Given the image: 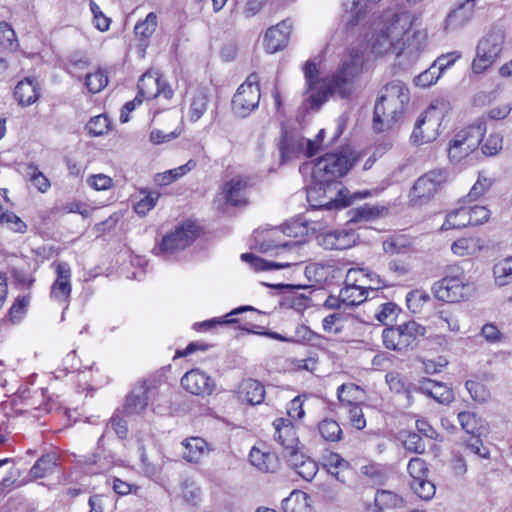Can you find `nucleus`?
Masks as SVG:
<instances>
[{"mask_svg": "<svg viewBox=\"0 0 512 512\" xmlns=\"http://www.w3.org/2000/svg\"><path fill=\"white\" fill-rule=\"evenodd\" d=\"M412 26L413 16L408 12L386 11L370 25L366 45L353 44L331 74L319 79L317 65L314 61H307L303 66L305 103L310 109L318 110L331 96L348 98L363 71L368 50L374 58L393 54L415 61L426 46L427 34L422 30H412Z\"/></svg>", "mask_w": 512, "mask_h": 512, "instance_id": "nucleus-1", "label": "nucleus"}, {"mask_svg": "<svg viewBox=\"0 0 512 512\" xmlns=\"http://www.w3.org/2000/svg\"><path fill=\"white\" fill-rule=\"evenodd\" d=\"M409 101V90L402 81L394 80L380 91L375 103L373 128L383 132L392 128L404 111Z\"/></svg>", "mask_w": 512, "mask_h": 512, "instance_id": "nucleus-2", "label": "nucleus"}, {"mask_svg": "<svg viewBox=\"0 0 512 512\" xmlns=\"http://www.w3.org/2000/svg\"><path fill=\"white\" fill-rule=\"evenodd\" d=\"M325 137V130L321 129L313 140L306 139L300 135L285 133L279 144L281 163L286 164L294 159L313 157L327 145L322 141Z\"/></svg>", "mask_w": 512, "mask_h": 512, "instance_id": "nucleus-3", "label": "nucleus"}, {"mask_svg": "<svg viewBox=\"0 0 512 512\" xmlns=\"http://www.w3.org/2000/svg\"><path fill=\"white\" fill-rule=\"evenodd\" d=\"M352 166L351 160L341 153H327L320 157L313 166L312 180L342 188L338 178L345 175Z\"/></svg>", "mask_w": 512, "mask_h": 512, "instance_id": "nucleus-4", "label": "nucleus"}, {"mask_svg": "<svg viewBox=\"0 0 512 512\" xmlns=\"http://www.w3.org/2000/svg\"><path fill=\"white\" fill-rule=\"evenodd\" d=\"M486 132L484 119L479 118L470 126L460 130L450 141L448 156L452 162L458 163L480 144Z\"/></svg>", "mask_w": 512, "mask_h": 512, "instance_id": "nucleus-5", "label": "nucleus"}, {"mask_svg": "<svg viewBox=\"0 0 512 512\" xmlns=\"http://www.w3.org/2000/svg\"><path fill=\"white\" fill-rule=\"evenodd\" d=\"M504 41L505 34L500 28L491 30L479 40L476 56L471 64L473 73H483L496 62L503 50Z\"/></svg>", "mask_w": 512, "mask_h": 512, "instance_id": "nucleus-6", "label": "nucleus"}, {"mask_svg": "<svg viewBox=\"0 0 512 512\" xmlns=\"http://www.w3.org/2000/svg\"><path fill=\"white\" fill-rule=\"evenodd\" d=\"M197 232V226L193 222H185L163 236L153 252L157 256L169 257L191 245L197 237Z\"/></svg>", "mask_w": 512, "mask_h": 512, "instance_id": "nucleus-7", "label": "nucleus"}, {"mask_svg": "<svg viewBox=\"0 0 512 512\" xmlns=\"http://www.w3.org/2000/svg\"><path fill=\"white\" fill-rule=\"evenodd\" d=\"M260 98L259 76L256 73H251L233 96V113L240 118L249 116L258 108Z\"/></svg>", "mask_w": 512, "mask_h": 512, "instance_id": "nucleus-8", "label": "nucleus"}, {"mask_svg": "<svg viewBox=\"0 0 512 512\" xmlns=\"http://www.w3.org/2000/svg\"><path fill=\"white\" fill-rule=\"evenodd\" d=\"M426 328L416 321H408L397 327L385 328L382 332L383 344L387 349L403 351L412 346L415 340L424 336Z\"/></svg>", "mask_w": 512, "mask_h": 512, "instance_id": "nucleus-9", "label": "nucleus"}, {"mask_svg": "<svg viewBox=\"0 0 512 512\" xmlns=\"http://www.w3.org/2000/svg\"><path fill=\"white\" fill-rule=\"evenodd\" d=\"M304 230L305 227L296 223H289L281 228H272L263 235L257 234L255 236L256 248L262 253H267L274 248L285 250L287 247H292L293 244L299 245L295 241H286L285 237H297L303 234Z\"/></svg>", "mask_w": 512, "mask_h": 512, "instance_id": "nucleus-10", "label": "nucleus"}, {"mask_svg": "<svg viewBox=\"0 0 512 512\" xmlns=\"http://www.w3.org/2000/svg\"><path fill=\"white\" fill-rule=\"evenodd\" d=\"M299 249L300 246L295 244L292 247H287L285 250L274 248L270 253H275L280 258L279 261H268L252 253H243L241 259L249 263L255 271L284 269L302 262L298 254Z\"/></svg>", "mask_w": 512, "mask_h": 512, "instance_id": "nucleus-11", "label": "nucleus"}, {"mask_svg": "<svg viewBox=\"0 0 512 512\" xmlns=\"http://www.w3.org/2000/svg\"><path fill=\"white\" fill-rule=\"evenodd\" d=\"M434 290L439 300L459 302L470 297L475 287L464 275H447L435 284Z\"/></svg>", "mask_w": 512, "mask_h": 512, "instance_id": "nucleus-12", "label": "nucleus"}, {"mask_svg": "<svg viewBox=\"0 0 512 512\" xmlns=\"http://www.w3.org/2000/svg\"><path fill=\"white\" fill-rule=\"evenodd\" d=\"M443 113L436 106L430 105L417 120L411 140L414 144H424L434 141L440 134Z\"/></svg>", "mask_w": 512, "mask_h": 512, "instance_id": "nucleus-13", "label": "nucleus"}, {"mask_svg": "<svg viewBox=\"0 0 512 512\" xmlns=\"http://www.w3.org/2000/svg\"><path fill=\"white\" fill-rule=\"evenodd\" d=\"M446 182V173L441 169L431 170L420 176L410 190V201L423 204L431 200Z\"/></svg>", "mask_w": 512, "mask_h": 512, "instance_id": "nucleus-14", "label": "nucleus"}, {"mask_svg": "<svg viewBox=\"0 0 512 512\" xmlns=\"http://www.w3.org/2000/svg\"><path fill=\"white\" fill-rule=\"evenodd\" d=\"M342 188L313 181L307 190V201L313 208L331 210L339 206Z\"/></svg>", "mask_w": 512, "mask_h": 512, "instance_id": "nucleus-15", "label": "nucleus"}, {"mask_svg": "<svg viewBox=\"0 0 512 512\" xmlns=\"http://www.w3.org/2000/svg\"><path fill=\"white\" fill-rule=\"evenodd\" d=\"M156 394L155 386H149L146 382L136 384L126 397L125 413L132 415L142 412L150 402L155 400Z\"/></svg>", "mask_w": 512, "mask_h": 512, "instance_id": "nucleus-16", "label": "nucleus"}, {"mask_svg": "<svg viewBox=\"0 0 512 512\" xmlns=\"http://www.w3.org/2000/svg\"><path fill=\"white\" fill-rule=\"evenodd\" d=\"M143 99L163 97L167 100L173 96V90L166 81L153 73H145L138 82V94Z\"/></svg>", "mask_w": 512, "mask_h": 512, "instance_id": "nucleus-17", "label": "nucleus"}, {"mask_svg": "<svg viewBox=\"0 0 512 512\" xmlns=\"http://www.w3.org/2000/svg\"><path fill=\"white\" fill-rule=\"evenodd\" d=\"M53 265L55 266L56 279L51 286L50 297L56 302L65 303L72 291L71 268L66 262H57Z\"/></svg>", "mask_w": 512, "mask_h": 512, "instance_id": "nucleus-18", "label": "nucleus"}, {"mask_svg": "<svg viewBox=\"0 0 512 512\" xmlns=\"http://www.w3.org/2000/svg\"><path fill=\"white\" fill-rule=\"evenodd\" d=\"M274 439L283 448V456L288 457L298 451L299 440L290 419L278 418L273 422Z\"/></svg>", "mask_w": 512, "mask_h": 512, "instance_id": "nucleus-19", "label": "nucleus"}, {"mask_svg": "<svg viewBox=\"0 0 512 512\" xmlns=\"http://www.w3.org/2000/svg\"><path fill=\"white\" fill-rule=\"evenodd\" d=\"M183 388L193 395H210L214 390V381L200 369H192L181 379Z\"/></svg>", "mask_w": 512, "mask_h": 512, "instance_id": "nucleus-20", "label": "nucleus"}, {"mask_svg": "<svg viewBox=\"0 0 512 512\" xmlns=\"http://www.w3.org/2000/svg\"><path fill=\"white\" fill-rule=\"evenodd\" d=\"M317 241L327 250H343L355 245L357 235L352 230L338 229L320 233Z\"/></svg>", "mask_w": 512, "mask_h": 512, "instance_id": "nucleus-21", "label": "nucleus"}, {"mask_svg": "<svg viewBox=\"0 0 512 512\" xmlns=\"http://www.w3.org/2000/svg\"><path fill=\"white\" fill-rule=\"evenodd\" d=\"M292 26L288 21H281L267 29L263 44L269 54H274L284 49L288 43Z\"/></svg>", "mask_w": 512, "mask_h": 512, "instance_id": "nucleus-22", "label": "nucleus"}, {"mask_svg": "<svg viewBox=\"0 0 512 512\" xmlns=\"http://www.w3.org/2000/svg\"><path fill=\"white\" fill-rule=\"evenodd\" d=\"M248 185V179L243 176H235L228 181L222 189L226 203L233 206L245 204Z\"/></svg>", "mask_w": 512, "mask_h": 512, "instance_id": "nucleus-23", "label": "nucleus"}, {"mask_svg": "<svg viewBox=\"0 0 512 512\" xmlns=\"http://www.w3.org/2000/svg\"><path fill=\"white\" fill-rule=\"evenodd\" d=\"M476 0H465L451 11L445 20V28L447 30H456L468 23L473 14Z\"/></svg>", "mask_w": 512, "mask_h": 512, "instance_id": "nucleus-24", "label": "nucleus"}, {"mask_svg": "<svg viewBox=\"0 0 512 512\" xmlns=\"http://www.w3.org/2000/svg\"><path fill=\"white\" fill-rule=\"evenodd\" d=\"M238 398L250 405H258L264 401L265 389L262 383L254 379L243 380L238 387Z\"/></svg>", "mask_w": 512, "mask_h": 512, "instance_id": "nucleus-25", "label": "nucleus"}, {"mask_svg": "<svg viewBox=\"0 0 512 512\" xmlns=\"http://www.w3.org/2000/svg\"><path fill=\"white\" fill-rule=\"evenodd\" d=\"M289 465L306 481H311L318 472V464L297 451L286 457Z\"/></svg>", "mask_w": 512, "mask_h": 512, "instance_id": "nucleus-26", "label": "nucleus"}, {"mask_svg": "<svg viewBox=\"0 0 512 512\" xmlns=\"http://www.w3.org/2000/svg\"><path fill=\"white\" fill-rule=\"evenodd\" d=\"M249 462L257 470L263 473H273L278 469L279 462L275 454L252 447L249 453Z\"/></svg>", "mask_w": 512, "mask_h": 512, "instance_id": "nucleus-27", "label": "nucleus"}, {"mask_svg": "<svg viewBox=\"0 0 512 512\" xmlns=\"http://www.w3.org/2000/svg\"><path fill=\"white\" fill-rule=\"evenodd\" d=\"M183 458L187 462L199 463L209 453L207 442L201 437H190L183 440Z\"/></svg>", "mask_w": 512, "mask_h": 512, "instance_id": "nucleus-28", "label": "nucleus"}, {"mask_svg": "<svg viewBox=\"0 0 512 512\" xmlns=\"http://www.w3.org/2000/svg\"><path fill=\"white\" fill-rule=\"evenodd\" d=\"M485 246L484 240L480 237H462L452 243L451 251L459 257L473 256L482 251Z\"/></svg>", "mask_w": 512, "mask_h": 512, "instance_id": "nucleus-29", "label": "nucleus"}, {"mask_svg": "<svg viewBox=\"0 0 512 512\" xmlns=\"http://www.w3.org/2000/svg\"><path fill=\"white\" fill-rule=\"evenodd\" d=\"M457 418L462 429L472 436H483L488 433L487 422L473 412H460Z\"/></svg>", "mask_w": 512, "mask_h": 512, "instance_id": "nucleus-30", "label": "nucleus"}, {"mask_svg": "<svg viewBox=\"0 0 512 512\" xmlns=\"http://www.w3.org/2000/svg\"><path fill=\"white\" fill-rule=\"evenodd\" d=\"M420 390L441 404H448L454 399L453 391L449 387L431 379L424 380Z\"/></svg>", "mask_w": 512, "mask_h": 512, "instance_id": "nucleus-31", "label": "nucleus"}, {"mask_svg": "<svg viewBox=\"0 0 512 512\" xmlns=\"http://www.w3.org/2000/svg\"><path fill=\"white\" fill-rule=\"evenodd\" d=\"M14 96L22 106H30L39 98L37 84L32 78H25L18 82L14 90Z\"/></svg>", "mask_w": 512, "mask_h": 512, "instance_id": "nucleus-32", "label": "nucleus"}, {"mask_svg": "<svg viewBox=\"0 0 512 512\" xmlns=\"http://www.w3.org/2000/svg\"><path fill=\"white\" fill-rule=\"evenodd\" d=\"M338 400L345 407L361 404L365 399V391L354 383H344L337 389Z\"/></svg>", "mask_w": 512, "mask_h": 512, "instance_id": "nucleus-33", "label": "nucleus"}, {"mask_svg": "<svg viewBox=\"0 0 512 512\" xmlns=\"http://www.w3.org/2000/svg\"><path fill=\"white\" fill-rule=\"evenodd\" d=\"M282 508L285 512H312L310 496L299 490H294L283 499Z\"/></svg>", "mask_w": 512, "mask_h": 512, "instance_id": "nucleus-34", "label": "nucleus"}, {"mask_svg": "<svg viewBox=\"0 0 512 512\" xmlns=\"http://www.w3.org/2000/svg\"><path fill=\"white\" fill-rule=\"evenodd\" d=\"M368 286H344L338 296L339 302L345 306L363 303L368 297Z\"/></svg>", "mask_w": 512, "mask_h": 512, "instance_id": "nucleus-35", "label": "nucleus"}, {"mask_svg": "<svg viewBox=\"0 0 512 512\" xmlns=\"http://www.w3.org/2000/svg\"><path fill=\"white\" fill-rule=\"evenodd\" d=\"M57 455L48 453L40 457L29 471V476L33 479H40L51 475L57 466Z\"/></svg>", "mask_w": 512, "mask_h": 512, "instance_id": "nucleus-36", "label": "nucleus"}, {"mask_svg": "<svg viewBox=\"0 0 512 512\" xmlns=\"http://www.w3.org/2000/svg\"><path fill=\"white\" fill-rule=\"evenodd\" d=\"M469 206H461L449 212L445 222L441 226L442 231L449 229H459L470 225L471 214H469Z\"/></svg>", "mask_w": 512, "mask_h": 512, "instance_id": "nucleus-37", "label": "nucleus"}, {"mask_svg": "<svg viewBox=\"0 0 512 512\" xmlns=\"http://www.w3.org/2000/svg\"><path fill=\"white\" fill-rule=\"evenodd\" d=\"M20 398L26 411L41 410L47 412L49 410L47 404L44 405L43 389H35L34 391L26 389L22 391Z\"/></svg>", "mask_w": 512, "mask_h": 512, "instance_id": "nucleus-38", "label": "nucleus"}, {"mask_svg": "<svg viewBox=\"0 0 512 512\" xmlns=\"http://www.w3.org/2000/svg\"><path fill=\"white\" fill-rule=\"evenodd\" d=\"M430 326L435 329H448L451 332L460 331V323L458 318L451 312L442 310L436 313L430 319Z\"/></svg>", "mask_w": 512, "mask_h": 512, "instance_id": "nucleus-39", "label": "nucleus"}, {"mask_svg": "<svg viewBox=\"0 0 512 512\" xmlns=\"http://www.w3.org/2000/svg\"><path fill=\"white\" fill-rule=\"evenodd\" d=\"M322 465L327 471L340 479V472L349 468V462L336 452L327 451L322 456Z\"/></svg>", "mask_w": 512, "mask_h": 512, "instance_id": "nucleus-40", "label": "nucleus"}, {"mask_svg": "<svg viewBox=\"0 0 512 512\" xmlns=\"http://www.w3.org/2000/svg\"><path fill=\"white\" fill-rule=\"evenodd\" d=\"M209 98L204 90L197 91L191 99L188 117L190 121H198L208 108Z\"/></svg>", "mask_w": 512, "mask_h": 512, "instance_id": "nucleus-41", "label": "nucleus"}, {"mask_svg": "<svg viewBox=\"0 0 512 512\" xmlns=\"http://www.w3.org/2000/svg\"><path fill=\"white\" fill-rule=\"evenodd\" d=\"M322 337L304 324H297L292 334L288 335L289 343L315 345Z\"/></svg>", "mask_w": 512, "mask_h": 512, "instance_id": "nucleus-42", "label": "nucleus"}, {"mask_svg": "<svg viewBox=\"0 0 512 512\" xmlns=\"http://www.w3.org/2000/svg\"><path fill=\"white\" fill-rule=\"evenodd\" d=\"M493 276L499 287L512 283V256L507 257L493 267Z\"/></svg>", "mask_w": 512, "mask_h": 512, "instance_id": "nucleus-43", "label": "nucleus"}, {"mask_svg": "<svg viewBox=\"0 0 512 512\" xmlns=\"http://www.w3.org/2000/svg\"><path fill=\"white\" fill-rule=\"evenodd\" d=\"M375 512H383L384 508H395L402 505L403 500L396 493L388 490H378L375 494Z\"/></svg>", "mask_w": 512, "mask_h": 512, "instance_id": "nucleus-44", "label": "nucleus"}, {"mask_svg": "<svg viewBox=\"0 0 512 512\" xmlns=\"http://www.w3.org/2000/svg\"><path fill=\"white\" fill-rule=\"evenodd\" d=\"M255 310L256 309L253 308L252 306H240L238 308H235L234 310H232L230 313L226 314L223 317L212 318L210 320H207V321H204L201 323H196L195 327L197 326L199 329L208 330V329L214 328L216 325L236 323L237 320L234 318H230L231 316L238 315L245 311H255Z\"/></svg>", "mask_w": 512, "mask_h": 512, "instance_id": "nucleus-45", "label": "nucleus"}, {"mask_svg": "<svg viewBox=\"0 0 512 512\" xmlns=\"http://www.w3.org/2000/svg\"><path fill=\"white\" fill-rule=\"evenodd\" d=\"M157 27V15L154 12L149 13L143 21L135 25V35L140 40L149 39L155 32Z\"/></svg>", "mask_w": 512, "mask_h": 512, "instance_id": "nucleus-46", "label": "nucleus"}, {"mask_svg": "<svg viewBox=\"0 0 512 512\" xmlns=\"http://www.w3.org/2000/svg\"><path fill=\"white\" fill-rule=\"evenodd\" d=\"M411 245L410 240L404 235H395L383 242V250L389 254L406 253Z\"/></svg>", "mask_w": 512, "mask_h": 512, "instance_id": "nucleus-47", "label": "nucleus"}, {"mask_svg": "<svg viewBox=\"0 0 512 512\" xmlns=\"http://www.w3.org/2000/svg\"><path fill=\"white\" fill-rule=\"evenodd\" d=\"M465 387L471 398L478 403H487L491 398L490 390L487 386L476 380H467Z\"/></svg>", "mask_w": 512, "mask_h": 512, "instance_id": "nucleus-48", "label": "nucleus"}, {"mask_svg": "<svg viewBox=\"0 0 512 512\" xmlns=\"http://www.w3.org/2000/svg\"><path fill=\"white\" fill-rule=\"evenodd\" d=\"M400 312V308L393 302L382 303L375 312V319L384 325L394 322Z\"/></svg>", "mask_w": 512, "mask_h": 512, "instance_id": "nucleus-49", "label": "nucleus"}, {"mask_svg": "<svg viewBox=\"0 0 512 512\" xmlns=\"http://www.w3.org/2000/svg\"><path fill=\"white\" fill-rule=\"evenodd\" d=\"M430 300L429 294L421 289L412 290L406 295L408 309L413 313L421 312L423 306Z\"/></svg>", "mask_w": 512, "mask_h": 512, "instance_id": "nucleus-50", "label": "nucleus"}, {"mask_svg": "<svg viewBox=\"0 0 512 512\" xmlns=\"http://www.w3.org/2000/svg\"><path fill=\"white\" fill-rule=\"evenodd\" d=\"M319 433L325 440L336 442L341 439L342 430L335 420L324 419L319 423Z\"/></svg>", "mask_w": 512, "mask_h": 512, "instance_id": "nucleus-51", "label": "nucleus"}, {"mask_svg": "<svg viewBox=\"0 0 512 512\" xmlns=\"http://www.w3.org/2000/svg\"><path fill=\"white\" fill-rule=\"evenodd\" d=\"M108 84L107 73L99 69L94 73H90L86 76L85 85L89 92L95 94L103 90Z\"/></svg>", "mask_w": 512, "mask_h": 512, "instance_id": "nucleus-52", "label": "nucleus"}, {"mask_svg": "<svg viewBox=\"0 0 512 512\" xmlns=\"http://www.w3.org/2000/svg\"><path fill=\"white\" fill-rule=\"evenodd\" d=\"M143 194L144 196L134 205L135 212L141 216L151 211L160 197V193L157 191L143 192Z\"/></svg>", "mask_w": 512, "mask_h": 512, "instance_id": "nucleus-53", "label": "nucleus"}, {"mask_svg": "<svg viewBox=\"0 0 512 512\" xmlns=\"http://www.w3.org/2000/svg\"><path fill=\"white\" fill-rule=\"evenodd\" d=\"M89 7L93 15L94 27L101 32L108 31L111 25V19L103 13L102 9L95 1L91 0Z\"/></svg>", "mask_w": 512, "mask_h": 512, "instance_id": "nucleus-54", "label": "nucleus"}, {"mask_svg": "<svg viewBox=\"0 0 512 512\" xmlns=\"http://www.w3.org/2000/svg\"><path fill=\"white\" fill-rule=\"evenodd\" d=\"M109 119L106 115L100 114L92 117L86 125L88 133L92 136H101L109 130Z\"/></svg>", "mask_w": 512, "mask_h": 512, "instance_id": "nucleus-55", "label": "nucleus"}, {"mask_svg": "<svg viewBox=\"0 0 512 512\" xmlns=\"http://www.w3.org/2000/svg\"><path fill=\"white\" fill-rule=\"evenodd\" d=\"M410 486L418 497L424 500L431 499L435 494V486L432 482L427 480V477L419 480H411Z\"/></svg>", "mask_w": 512, "mask_h": 512, "instance_id": "nucleus-56", "label": "nucleus"}, {"mask_svg": "<svg viewBox=\"0 0 512 512\" xmlns=\"http://www.w3.org/2000/svg\"><path fill=\"white\" fill-rule=\"evenodd\" d=\"M441 77L434 64L414 78V84L420 88H428L435 84Z\"/></svg>", "mask_w": 512, "mask_h": 512, "instance_id": "nucleus-57", "label": "nucleus"}, {"mask_svg": "<svg viewBox=\"0 0 512 512\" xmlns=\"http://www.w3.org/2000/svg\"><path fill=\"white\" fill-rule=\"evenodd\" d=\"M461 57L462 53L460 51H452L441 54L434 60V68H436L442 76L443 73L447 69L451 68Z\"/></svg>", "mask_w": 512, "mask_h": 512, "instance_id": "nucleus-58", "label": "nucleus"}, {"mask_svg": "<svg viewBox=\"0 0 512 512\" xmlns=\"http://www.w3.org/2000/svg\"><path fill=\"white\" fill-rule=\"evenodd\" d=\"M30 302L29 296L18 297L14 304L11 306L8 316L11 322L18 323L24 317L27 312V307Z\"/></svg>", "mask_w": 512, "mask_h": 512, "instance_id": "nucleus-59", "label": "nucleus"}, {"mask_svg": "<svg viewBox=\"0 0 512 512\" xmlns=\"http://www.w3.org/2000/svg\"><path fill=\"white\" fill-rule=\"evenodd\" d=\"M0 223L5 224L14 232L24 233L27 229V225L12 211H4L0 215Z\"/></svg>", "mask_w": 512, "mask_h": 512, "instance_id": "nucleus-60", "label": "nucleus"}, {"mask_svg": "<svg viewBox=\"0 0 512 512\" xmlns=\"http://www.w3.org/2000/svg\"><path fill=\"white\" fill-rule=\"evenodd\" d=\"M407 470L412 480H419L428 475V467L425 461L418 457L410 459Z\"/></svg>", "mask_w": 512, "mask_h": 512, "instance_id": "nucleus-61", "label": "nucleus"}, {"mask_svg": "<svg viewBox=\"0 0 512 512\" xmlns=\"http://www.w3.org/2000/svg\"><path fill=\"white\" fill-rule=\"evenodd\" d=\"M403 446L405 447L406 450L417 454H422L426 450L424 440L419 434L414 432H410L407 434V436L403 440Z\"/></svg>", "mask_w": 512, "mask_h": 512, "instance_id": "nucleus-62", "label": "nucleus"}, {"mask_svg": "<svg viewBox=\"0 0 512 512\" xmlns=\"http://www.w3.org/2000/svg\"><path fill=\"white\" fill-rule=\"evenodd\" d=\"M368 275L363 269L351 268L347 271L344 286H367Z\"/></svg>", "mask_w": 512, "mask_h": 512, "instance_id": "nucleus-63", "label": "nucleus"}, {"mask_svg": "<svg viewBox=\"0 0 512 512\" xmlns=\"http://www.w3.org/2000/svg\"><path fill=\"white\" fill-rule=\"evenodd\" d=\"M385 378L391 391L395 393H405L408 391L407 381L399 373L389 372Z\"/></svg>", "mask_w": 512, "mask_h": 512, "instance_id": "nucleus-64", "label": "nucleus"}]
</instances>
